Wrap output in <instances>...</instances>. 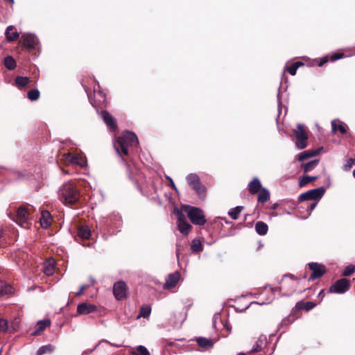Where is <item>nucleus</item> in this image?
<instances>
[{
  "label": "nucleus",
  "instance_id": "5fc2aeb1",
  "mask_svg": "<svg viewBox=\"0 0 355 355\" xmlns=\"http://www.w3.org/2000/svg\"><path fill=\"white\" fill-rule=\"evenodd\" d=\"M5 1L10 3V4H14L15 3V1L14 0H4Z\"/></svg>",
  "mask_w": 355,
  "mask_h": 355
},
{
  "label": "nucleus",
  "instance_id": "39448f33",
  "mask_svg": "<svg viewBox=\"0 0 355 355\" xmlns=\"http://www.w3.org/2000/svg\"><path fill=\"white\" fill-rule=\"evenodd\" d=\"M293 136L295 139V146L299 149H304L308 145V134L302 124H297L295 129L293 130Z\"/></svg>",
  "mask_w": 355,
  "mask_h": 355
},
{
  "label": "nucleus",
  "instance_id": "f3484780",
  "mask_svg": "<svg viewBox=\"0 0 355 355\" xmlns=\"http://www.w3.org/2000/svg\"><path fill=\"white\" fill-rule=\"evenodd\" d=\"M52 221L53 219L49 211L44 210L41 212L40 222L42 228L47 229L49 227L52 223Z\"/></svg>",
  "mask_w": 355,
  "mask_h": 355
},
{
  "label": "nucleus",
  "instance_id": "a211bd4d",
  "mask_svg": "<svg viewBox=\"0 0 355 355\" xmlns=\"http://www.w3.org/2000/svg\"><path fill=\"white\" fill-rule=\"evenodd\" d=\"M103 121L111 130H115L117 128V124L113 116L106 110L102 112Z\"/></svg>",
  "mask_w": 355,
  "mask_h": 355
},
{
  "label": "nucleus",
  "instance_id": "de8ad7c7",
  "mask_svg": "<svg viewBox=\"0 0 355 355\" xmlns=\"http://www.w3.org/2000/svg\"><path fill=\"white\" fill-rule=\"evenodd\" d=\"M354 165H355V159L349 158L347 160V164L345 165L344 169L345 171H349Z\"/></svg>",
  "mask_w": 355,
  "mask_h": 355
},
{
  "label": "nucleus",
  "instance_id": "4be33fe9",
  "mask_svg": "<svg viewBox=\"0 0 355 355\" xmlns=\"http://www.w3.org/2000/svg\"><path fill=\"white\" fill-rule=\"evenodd\" d=\"M55 268V262L53 259H49L44 263V272L47 276L53 275Z\"/></svg>",
  "mask_w": 355,
  "mask_h": 355
},
{
  "label": "nucleus",
  "instance_id": "7c9ffc66",
  "mask_svg": "<svg viewBox=\"0 0 355 355\" xmlns=\"http://www.w3.org/2000/svg\"><path fill=\"white\" fill-rule=\"evenodd\" d=\"M55 349V347L51 345H46L40 347L36 352V355H44L46 354H51Z\"/></svg>",
  "mask_w": 355,
  "mask_h": 355
},
{
  "label": "nucleus",
  "instance_id": "4468645a",
  "mask_svg": "<svg viewBox=\"0 0 355 355\" xmlns=\"http://www.w3.org/2000/svg\"><path fill=\"white\" fill-rule=\"evenodd\" d=\"M180 279V274L178 271H176L173 273L169 274L165 284H164V288L165 289H171L174 288L178 281Z\"/></svg>",
  "mask_w": 355,
  "mask_h": 355
},
{
  "label": "nucleus",
  "instance_id": "1a4fd4ad",
  "mask_svg": "<svg viewBox=\"0 0 355 355\" xmlns=\"http://www.w3.org/2000/svg\"><path fill=\"white\" fill-rule=\"evenodd\" d=\"M19 42L21 44L24 49L29 51L35 50L38 44L37 39L33 34H23Z\"/></svg>",
  "mask_w": 355,
  "mask_h": 355
},
{
  "label": "nucleus",
  "instance_id": "c9c22d12",
  "mask_svg": "<svg viewBox=\"0 0 355 355\" xmlns=\"http://www.w3.org/2000/svg\"><path fill=\"white\" fill-rule=\"evenodd\" d=\"M3 62L5 67L9 70H13L17 66L16 61L12 56L10 55H8L4 58Z\"/></svg>",
  "mask_w": 355,
  "mask_h": 355
},
{
  "label": "nucleus",
  "instance_id": "a18cd8bd",
  "mask_svg": "<svg viewBox=\"0 0 355 355\" xmlns=\"http://www.w3.org/2000/svg\"><path fill=\"white\" fill-rule=\"evenodd\" d=\"M354 271H355V266H352V265H349L345 268L343 275L345 277H348V276H350L351 275H352L354 272Z\"/></svg>",
  "mask_w": 355,
  "mask_h": 355
},
{
  "label": "nucleus",
  "instance_id": "20e7f679",
  "mask_svg": "<svg viewBox=\"0 0 355 355\" xmlns=\"http://www.w3.org/2000/svg\"><path fill=\"white\" fill-rule=\"evenodd\" d=\"M296 280L295 278L291 274L285 275L279 283V286L272 288L273 291H279L284 295L290 296L296 290Z\"/></svg>",
  "mask_w": 355,
  "mask_h": 355
},
{
  "label": "nucleus",
  "instance_id": "09e8293b",
  "mask_svg": "<svg viewBox=\"0 0 355 355\" xmlns=\"http://www.w3.org/2000/svg\"><path fill=\"white\" fill-rule=\"evenodd\" d=\"M166 180L168 181L169 182V185L171 187V188L175 190V191H178V189L173 182V180H172V178L169 176H167L166 177Z\"/></svg>",
  "mask_w": 355,
  "mask_h": 355
},
{
  "label": "nucleus",
  "instance_id": "3c124183",
  "mask_svg": "<svg viewBox=\"0 0 355 355\" xmlns=\"http://www.w3.org/2000/svg\"><path fill=\"white\" fill-rule=\"evenodd\" d=\"M3 235H4V231L1 227H0V248L3 247V243L1 241V239L3 237Z\"/></svg>",
  "mask_w": 355,
  "mask_h": 355
},
{
  "label": "nucleus",
  "instance_id": "c85d7f7f",
  "mask_svg": "<svg viewBox=\"0 0 355 355\" xmlns=\"http://www.w3.org/2000/svg\"><path fill=\"white\" fill-rule=\"evenodd\" d=\"M30 82H31V80L28 77L17 76L15 79V85L19 89L25 87L30 83Z\"/></svg>",
  "mask_w": 355,
  "mask_h": 355
},
{
  "label": "nucleus",
  "instance_id": "ddd939ff",
  "mask_svg": "<svg viewBox=\"0 0 355 355\" xmlns=\"http://www.w3.org/2000/svg\"><path fill=\"white\" fill-rule=\"evenodd\" d=\"M317 306V303L314 302L299 301L296 303L295 307L292 310L293 315H297L301 311H309Z\"/></svg>",
  "mask_w": 355,
  "mask_h": 355
},
{
  "label": "nucleus",
  "instance_id": "cd10ccee",
  "mask_svg": "<svg viewBox=\"0 0 355 355\" xmlns=\"http://www.w3.org/2000/svg\"><path fill=\"white\" fill-rule=\"evenodd\" d=\"M270 196V194L269 191L263 187L258 193L257 200L259 202L265 203L269 200Z\"/></svg>",
  "mask_w": 355,
  "mask_h": 355
},
{
  "label": "nucleus",
  "instance_id": "f03ea898",
  "mask_svg": "<svg viewBox=\"0 0 355 355\" xmlns=\"http://www.w3.org/2000/svg\"><path fill=\"white\" fill-rule=\"evenodd\" d=\"M60 200L67 206L78 208L80 205V193L76 185L71 182L64 184L59 190Z\"/></svg>",
  "mask_w": 355,
  "mask_h": 355
},
{
  "label": "nucleus",
  "instance_id": "72a5a7b5",
  "mask_svg": "<svg viewBox=\"0 0 355 355\" xmlns=\"http://www.w3.org/2000/svg\"><path fill=\"white\" fill-rule=\"evenodd\" d=\"M187 180L188 184L193 188L198 185L200 182L199 177L196 174L191 173L187 175Z\"/></svg>",
  "mask_w": 355,
  "mask_h": 355
},
{
  "label": "nucleus",
  "instance_id": "dca6fc26",
  "mask_svg": "<svg viewBox=\"0 0 355 355\" xmlns=\"http://www.w3.org/2000/svg\"><path fill=\"white\" fill-rule=\"evenodd\" d=\"M96 310L97 307L95 305L87 303H81L77 307V312L82 315H87Z\"/></svg>",
  "mask_w": 355,
  "mask_h": 355
},
{
  "label": "nucleus",
  "instance_id": "f704fd0d",
  "mask_svg": "<svg viewBox=\"0 0 355 355\" xmlns=\"http://www.w3.org/2000/svg\"><path fill=\"white\" fill-rule=\"evenodd\" d=\"M304 65V63L302 62H294L293 64H292L290 66H287L286 68V70L291 75V76H295L296 74V72H297V69L301 67V66H303Z\"/></svg>",
  "mask_w": 355,
  "mask_h": 355
},
{
  "label": "nucleus",
  "instance_id": "5701e85b",
  "mask_svg": "<svg viewBox=\"0 0 355 355\" xmlns=\"http://www.w3.org/2000/svg\"><path fill=\"white\" fill-rule=\"evenodd\" d=\"M198 345L205 349H211L214 346V342L211 338H207L205 337H199L196 338Z\"/></svg>",
  "mask_w": 355,
  "mask_h": 355
},
{
  "label": "nucleus",
  "instance_id": "bb28decb",
  "mask_svg": "<svg viewBox=\"0 0 355 355\" xmlns=\"http://www.w3.org/2000/svg\"><path fill=\"white\" fill-rule=\"evenodd\" d=\"M343 53H334V55H331L329 58L328 56H325L321 59H320L318 62V66L322 67L324 64H326L328 61H336L338 59H340L343 57Z\"/></svg>",
  "mask_w": 355,
  "mask_h": 355
},
{
  "label": "nucleus",
  "instance_id": "412c9836",
  "mask_svg": "<svg viewBox=\"0 0 355 355\" xmlns=\"http://www.w3.org/2000/svg\"><path fill=\"white\" fill-rule=\"evenodd\" d=\"M51 324L49 319L39 320L36 325L35 330L31 334L33 336H38L44 331V330Z\"/></svg>",
  "mask_w": 355,
  "mask_h": 355
},
{
  "label": "nucleus",
  "instance_id": "052dcab7",
  "mask_svg": "<svg viewBox=\"0 0 355 355\" xmlns=\"http://www.w3.org/2000/svg\"><path fill=\"white\" fill-rule=\"evenodd\" d=\"M238 355H245L244 353H240Z\"/></svg>",
  "mask_w": 355,
  "mask_h": 355
},
{
  "label": "nucleus",
  "instance_id": "9d476101",
  "mask_svg": "<svg viewBox=\"0 0 355 355\" xmlns=\"http://www.w3.org/2000/svg\"><path fill=\"white\" fill-rule=\"evenodd\" d=\"M309 268L312 271L311 275L309 278V281H312L322 277L327 272L326 268L324 265L311 262L308 264Z\"/></svg>",
  "mask_w": 355,
  "mask_h": 355
},
{
  "label": "nucleus",
  "instance_id": "9b49d317",
  "mask_svg": "<svg viewBox=\"0 0 355 355\" xmlns=\"http://www.w3.org/2000/svg\"><path fill=\"white\" fill-rule=\"evenodd\" d=\"M178 229L184 235L187 236L192 230V226L186 220L184 215L181 211L177 213Z\"/></svg>",
  "mask_w": 355,
  "mask_h": 355
},
{
  "label": "nucleus",
  "instance_id": "864d4df0",
  "mask_svg": "<svg viewBox=\"0 0 355 355\" xmlns=\"http://www.w3.org/2000/svg\"><path fill=\"white\" fill-rule=\"evenodd\" d=\"M279 207V205L277 203H275L271 206V209L275 210Z\"/></svg>",
  "mask_w": 355,
  "mask_h": 355
},
{
  "label": "nucleus",
  "instance_id": "aec40b11",
  "mask_svg": "<svg viewBox=\"0 0 355 355\" xmlns=\"http://www.w3.org/2000/svg\"><path fill=\"white\" fill-rule=\"evenodd\" d=\"M248 188L250 193L254 195L258 193L263 187H262L260 180L257 178H254L249 182Z\"/></svg>",
  "mask_w": 355,
  "mask_h": 355
},
{
  "label": "nucleus",
  "instance_id": "8fccbe9b",
  "mask_svg": "<svg viewBox=\"0 0 355 355\" xmlns=\"http://www.w3.org/2000/svg\"><path fill=\"white\" fill-rule=\"evenodd\" d=\"M87 288V285H82L80 288V290L76 293V296H77V297L80 296Z\"/></svg>",
  "mask_w": 355,
  "mask_h": 355
},
{
  "label": "nucleus",
  "instance_id": "13d9d810",
  "mask_svg": "<svg viewBox=\"0 0 355 355\" xmlns=\"http://www.w3.org/2000/svg\"><path fill=\"white\" fill-rule=\"evenodd\" d=\"M176 255H177L178 257H179V252H178V250H177Z\"/></svg>",
  "mask_w": 355,
  "mask_h": 355
},
{
  "label": "nucleus",
  "instance_id": "a878e982",
  "mask_svg": "<svg viewBox=\"0 0 355 355\" xmlns=\"http://www.w3.org/2000/svg\"><path fill=\"white\" fill-rule=\"evenodd\" d=\"M266 338L261 336L258 338L257 341L251 349V352L253 353L261 352L266 347Z\"/></svg>",
  "mask_w": 355,
  "mask_h": 355
},
{
  "label": "nucleus",
  "instance_id": "c756f323",
  "mask_svg": "<svg viewBox=\"0 0 355 355\" xmlns=\"http://www.w3.org/2000/svg\"><path fill=\"white\" fill-rule=\"evenodd\" d=\"M255 230L258 234L263 236L268 232V227L264 222L259 221L255 224Z\"/></svg>",
  "mask_w": 355,
  "mask_h": 355
},
{
  "label": "nucleus",
  "instance_id": "2f4dec72",
  "mask_svg": "<svg viewBox=\"0 0 355 355\" xmlns=\"http://www.w3.org/2000/svg\"><path fill=\"white\" fill-rule=\"evenodd\" d=\"M319 163V159H314L301 165L304 173H307L313 170Z\"/></svg>",
  "mask_w": 355,
  "mask_h": 355
},
{
  "label": "nucleus",
  "instance_id": "4d7b16f0",
  "mask_svg": "<svg viewBox=\"0 0 355 355\" xmlns=\"http://www.w3.org/2000/svg\"><path fill=\"white\" fill-rule=\"evenodd\" d=\"M225 327L228 331H230L231 328L227 324L225 325Z\"/></svg>",
  "mask_w": 355,
  "mask_h": 355
},
{
  "label": "nucleus",
  "instance_id": "f257e3e1",
  "mask_svg": "<svg viewBox=\"0 0 355 355\" xmlns=\"http://www.w3.org/2000/svg\"><path fill=\"white\" fill-rule=\"evenodd\" d=\"M139 144L137 135L132 132H125L118 137L114 143V148L118 155L125 162L129 156V152L133 147Z\"/></svg>",
  "mask_w": 355,
  "mask_h": 355
},
{
  "label": "nucleus",
  "instance_id": "2eb2a0df",
  "mask_svg": "<svg viewBox=\"0 0 355 355\" xmlns=\"http://www.w3.org/2000/svg\"><path fill=\"white\" fill-rule=\"evenodd\" d=\"M13 287L4 281H0V297L11 296L14 294Z\"/></svg>",
  "mask_w": 355,
  "mask_h": 355
},
{
  "label": "nucleus",
  "instance_id": "bf43d9fd",
  "mask_svg": "<svg viewBox=\"0 0 355 355\" xmlns=\"http://www.w3.org/2000/svg\"><path fill=\"white\" fill-rule=\"evenodd\" d=\"M353 175H354V177L355 178V169H354V171H353Z\"/></svg>",
  "mask_w": 355,
  "mask_h": 355
},
{
  "label": "nucleus",
  "instance_id": "e433bc0d",
  "mask_svg": "<svg viewBox=\"0 0 355 355\" xmlns=\"http://www.w3.org/2000/svg\"><path fill=\"white\" fill-rule=\"evenodd\" d=\"M318 179V176H309L304 175L301 178L299 181L300 187H303L310 183L312 181L316 180Z\"/></svg>",
  "mask_w": 355,
  "mask_h": 355
},
{
  "label": "nucleus",
  "instance_id": "79ce46f5",
  "mask_svg": "<svg viewBox=\"0 0 355 355\" xmlns=\"http://www.w3.org/2000/svg\"><path fill=\"white\" fill-rule=\"evenodd\" d=\"M151 312V309L149 306H141L139 312V316L143 318H148Z\"/></svg>",
  "mask_w": 355,
  "mask_h": 355
},
{
  "label": "nucleus",
  "instance_id": "49530a36",
  "mask_svg": "<svg viewBox=\"0 0 355 355\" xmlns=\"http://www.w3.org/2000/svg\"><path fill=\"white\" fill-rule=\"evenodd\" d=\"M64 156L67 162L78 164V157L76 155H73L71 153H67L65 154Z\"/></svg>",
  "mask_w": 355,
  "mask_h": 355
},
{
  "label": "nucleus",
  "instance_id": "7ed1b4c3",
  "mask_svg": "<svg viewBox=\"0 0 355 355\" xmlns=\"http://www.w3.org/2000/svg\"><path fill=\"white\" fill-rule=\"evenodd\" d=\"M182 210L194 225L202 226L207 223L205 213L200 208L185 205L182 206Z\"/></svg>",
  "mask_w": 355,
  "mask_h": 355
},
{
  "label": "nucleus",
  "instance_id": "423d86ee",
  "mask_svg": "<svg viewBox=\"0 0 355 355\" xmlns=\"http://www.w3.org/2000/svg\"><path fill=\"white\" fill-rule=\"evenodd\" d=\"M31 218V209L25 206H20L17 211L15 220L21 227H28V220Z\"/></svg>",
  "mask_w": 355,
  "mask_h": 355
},
{
  "label": "nucleus",
  "instance_id": "393cba45",
  "mask_svg": "<svg viewBox=\"0 0 355 355\" xmlns=\"http://www.w3.org/2000/svg\"><path fill=\"white\" fill-rule=\"evenodd\" d=\"M77 235L82 239H89L91 236L90 229L87 225H81L78 228Z\"/></svg>",
  "mask_w": 355,
  "mask_h": 355
},
{
  "label": "nucleus",
  "instance_id": "6e6552de",
  "mask_svg": "<svg viewBox=\"0 0 355 355\" xmlns=\"http://www.w3.org/2000/svg\"><path fill=\"white\" fill-rule=\"evenodd\" d=\"M351 283L349 280L345 278H341L334 282L329 287V292L333 293L342 294L345 293L349 290Z\"/></svg>",
  "mask_w": 355,
  "mask_h": 355
},
{
  "label": "nucleus",
  "instance_id": "473e14b6",
  "mask_svg": "<svg viewBox=\"0 0 355 355\" xmlns=\"http://www.w3.org/2000/svg\"><path fill=\"white\" fill-rule=\"evenodd\" d=\"M200 198L204 199L206 196V188L200 182L198 185H196L192 188Z\"/></svg>",
  "mask_w": 355,
  "mask_h": 355
},
{
  "label": "nucleus",
  "instance_id": "603ef678",
  "mask_svg": "<svg viewBox=\"0 0 355 355\" xmlns=\"http://www.w3.org/2000/svg\"><path fill=\"white\" fill-rule=\"evenodd\" d=\"M317 204H318L317 201H315V202H313V203L310 205V207H309V210L310 211H312L315 208V207H316Z\"/></svg>",
  "mask_w": 355,
  "mask_h": 355
},
{
  "label": "nucleus",
  "instance_id": "f8f14e48",
  "mask_svg": "<svg viewBox=\"0 0 355 355\" xmlns=\"http://www.w3.org/2000/svg\"><path fill=\"white\" fill-rule=\"evenodd\" d=\"M128 287L123 281H119L114 283L113 286V293L115 298L118 300H122L127 297Z\"/></svg>",
  "mask_w": 355,
  "mask_h": 355
},
{
  "label": "nucleus",
  "instance_id": "6e6d98bb",
  "mask_svg": "<svg viewBox=\"0 0 355 355\" xmlns=\"http://www.w3.org/2000/svg\"><path fill=\"white\" fill-rule=\"evenodd\" d=\"M323 292H324V290H322V291L319 293L318 296H321V295H323Z\"/></svg>",
  "mask_w": 355,
  "mask_h": 355
},
{
  "label": "nucleus",
  "instance_id": "0eeeda50",
  "mask_svg": "<svg viewBox=\"0 0 355 355\" xmlns=\"http://www.w3.org/2000/svg\"><path fill=\"white\" fill-rule=\"evenodd\" d=\"M325 192L324 187H319L317 189L309 190L306 192L302 193L298 198V202H302L305 200H315L318 201L322 198Z\"/></svg>",
  "mask_w": 355,
  "mask_h": 355
},
{
  "label": "nucleus",
  "instance_id": "ea45409f",
  "mask_svg": "<svg viewBox=\"0 0 355 355\" xmlns=\"http://www.w3.org/2000/svg\"><path fill=\"white\" fill-rule=\"evenodd\" d=\"M40 93L37 89H33L28 92L27 97L29 100L34 101L39 99Z\"/></svg>",
  "mask_w": 355,
  "mask_h": 355
},
{
  "label": "nucleus",
  "instance_id": "b1692460",
  "mask_svg": "<svg viewBox=\"0 0 355 355\" xmlns=\"http://www.w3.org/2000/svg\"><path fill=\"white\" fill-rule=\"evenodd\" d=\"M320 152V149L317 150H309L300 153L297 156V159L300 162H303L310 157H314L318 155Z\"/></svg>",
  "mask_w": 355,
  "mask_h": 355
},
{
  "label": "nucleus",
  "instance_id": "6ab92c4d",
  "mask_svg": "<svg viewBox=\"0 0 355 355\" xmlns=\"http://www.w3.org/2000/svg\"><path fill=\"white\" fill-rule=\"evenodd\" d=\"M5 36L8 42H14L19 39V34L14 26H9L6 29Z\"/></svg>",
  "mask_w": 355,
  "mask_h": 355
},
{
  "label": "nucleus",
  "instance_id": "58836bf2",
  "mask_svg": "<svg viewBox=\"0 0 355 355\" xmlns=\"http://www.w3.org/2000/svg\"><path fill=\"white\" fill-rule=\"evenodd\" d=\"M243 207L241 206H237L234 209H232L229 212H228V214L229 216L233 219V220H236L241 211L243 210Z\"/></svg>",
  "mask_w": 355,
  "mask_h": 355
},
{
  "label": "nucleus",
  "instance_id": "a19ab883",
  "mask_svg": "<svg viewBox=\"0 0 355 355\" xmlns=\"http://www.w3.org/2000/svg\"><path fill=\"white\" fill-rule=\"evenodd\" d=\"M332 132L339 131L342 135L345 134L347 130L345 125L343 123L337 124L335 121L331 122Z\"/></svg>",
  "mask_w": 355,
  "mask_h": 355
},
{
  "label": "nucleus",
  "instance_id": "37998d69",
  "mask_svg": "<svg viewBox=\"0 0 355 355\" xmlns=\"http://www.w3.org/2000/svg\"><path fill=\"white\" fill-rule=\"evenodd\" d=\"M137 352H132V355H150V353L146 347L143 345H139L136 348Z\"/></svg>",
  "mask_w": 355,
  "mask_h": 355
},
{
  "label": "nucleus",
  "instance_id": "c03bdc74",
  "mask_svg": "<svg viewBox=\"0 0 355 355\" xmlns=\"http://www.w3.org/2000/svg\"><path fill=\"white\" fill-rule=\"evenodd\" d=\"M8 329V320L0 318V331L3 333L7 332Z\"/></svg>",
  "mask_w": 355,
  "mask_h": 355
},
{
  "label": "nucleus",
  "instance_id": "4c0bfd02",
  "mask_svg": "<svg viewBox=\"0 0 355 355\" xmlns=\"http://www.w3.org/2000/svg\"><path fill=\"white\" fill-rule=\"evenodd\" d=\"M191 250L193 253H198L203 250L202 243L198 239H193L191 245Z\"/></svg>",
  "mask_w": 355,
  "mask_h": 355
}]
</instances>
